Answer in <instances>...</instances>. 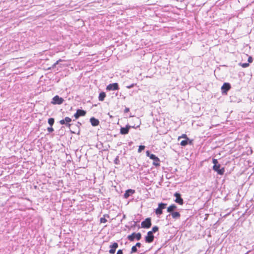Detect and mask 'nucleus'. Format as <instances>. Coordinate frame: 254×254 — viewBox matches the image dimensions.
Segmentation results:
<instances>
[{"mask_svg": "<svg viewBox=\"0 0 254 254\" xmlns=\"http://www.w3.org/2000/svg\"><path fill=\"white\" fill-rule=\"evenodd\" d=\"M248 61L249 63H252L253 62V58L251 57H249Z\"/></svg>", "mask_w": 254, "mask_h": 254, "instance_id": "nucleus-36", "label": "nucleus"}, {"mask_svg": "<svg viewBox=\"0 0 254 254\" xmlns=\"http://www.w3.org/2000/svg\"><path fill=\"white\" fill-rule=\"evenodd\" d=\"M177 208V206L175 204H172L170 206L167 208V211L168 212L172 213L174 212V210L176 209Z\"/></svg>", "mask_w": 254, "mask_h": 254, "instance_id": "nucleus-18", "label": "nucleus"}, {"mask_svg": "<svg viewBox=\"0 0 254 254\" xmlns=\"http://www.w3.org/2000/svg\"><path fill=\"white\" fill-rule=\"evenodd\" d=\"M100 223H106L107 221V220L105 218L102 217L100 218Z\"/></svg>", "mask_w": 254, "mask_h": 254, "instance_id": "nucleus-29", "label": "nucleus"}, {"mask_svg": "<svg viewBox=\"0 0 254 254\" xmlns=\"http://www.w3.org/2000/svg\"><path fill=\"white\" fill-rule=\"evenodd\" d=\"M114 163L116 165L120 164V160L119 159V156H117L116 158L114 160Z\"/></svg>", "mask_w": 254, "mask_h": 254, "instance_id": "nucleus-27", "label": "nucleus"}, {"mask_svg": "<svg viewBox=\"0 0 254 254\" xmlns=\"http://www.w3.org/2000/svg\"><path fill=\"white\" fill-rule=\"evenodd\" d=\"M106 93L104 92H101L99 95L98 99L100 101H103L104 100L105 98L106 97Z\"/></svg>", "mask_w": 254, "mask_h": 254, "instance_id": "nucleus-19", "label": "nucleus"}, {"mask_svg": "<svg viewBox=\"0 0 254 254\" xmlns=\"http://www.w3.org/2000/svg\"><path fill=\"white\" fill-rule=\"evenodd\" d=\"M90 122L92 126L93 127L97 126L99 124V121L94 117H92L90 118Z\"/></svg>", "mask_w": 254, "mask_h": 254, "instance_id": "nucleus-16", "label": "nucleus"}, {"mask_svg": "<svg viewBox=\"0 0 254 254\" xmlns=\"http://www.w3.org/2000/svg\"><path fill=\"white\" fill-rule=\"evenodd\" d=\"M74 117H75V118L76 119H77L79 118V116L78 113H77V112L74 114Z\"/></svg>", "mask_w": 254, "mask_h": 254, "instance_id": "nucleus-33", "label": "nucleus"}, {"mask_svg": "<svg viewBox=\"0 0 254 254\" xmlns=\"http://www.w3.org/2000/svg\"><path fill=\"white\" fill-rule=\"evenodd\" d=\"M158 229H159L158 227L157 226H154L152 228V230L150 231L149 232H151L153 234V233H155L157 231H158Z\"/></svg>", "mask_w": 254, "mask_h": 254, "instance_id": "nucleus-25", "label": "nucleus"}, {"mask_svg": "<svg viewBox=\"0 0 254 254\" xmlns=\"http://www.w3.org/2000/svg\"><path fill=\"white\" fill-rule=\"evenodd\" d=\"M110 250H109V253L110 254H114L116 252V249L118 247V244L116 242L114 243L110 246Z\"/></svg>", "mask_w": 254, "mask_h": 254, "instance_id": "nucleus-13", "label": "nucleus"}, {"mask_svg": "<svg viewBox=\"0 0 254 254\" xmlns=\"http://www.w3.org/2000/svg\"><path fill=\"white\" fill-rule=\"evenodd\" d=\"M141 227L143 228H149L151 226V220L150 218H147L141 222Z\"/></svg>", "mask_w": 254, "mask_h": 254, "instance_id": "nucleus-4", "label": "nucleus"}, {"mask_svg": "<svg viewBox=\"0 0 254 254\" xmlns=\"http://www.w3.org/2000/svg\"><path fill=\"white\" fill-rule=\"evenodd\" d=\"M167 204L163 202L158 204V207L155 209V212L157 215H160L163 213V209L166 207Z\"/></svg>", "mask_w": 254, "mask_h": 254, "instance_id": "nucleus-1", "label": "nucleus"}, {"mask_svg": "<svg viewBox=\"0 0 254 254\" xmlns=\"http://www.w3.org/2000/svg\"><path fill=\"white\" fill-rule=\"evenodd\" d=\"M241 66L243 67H247L249 66V63H244V64H241Z\"/></svg>", "mask_w": 254, "mask_h": 254, "instance_id": "nucleus-30", "label": "nucleus"}, {"mask_svg": "<svg viewBox=\"0 0 254 254\" xmlns=\"http://www.w3.org/2000/svg\"><path fill=\"white\" fill-rule=\"evenodd\" d=\"M137 248L135 246V245H134V246L132 247L130 253V254H133L134 253L137 252Z\"/></svg>", "mask_w": 254, "mask_h": 254, "instance_id": "nucleus-24", "label": "nucleus"}, {"mask_svg": "<svg viewBox=\"0 0 254 254\" xmlns=\"http://www.w3.org/2000/svg\"><path fill=\"white\" fill-rule=\"evenodd\" d=\"M146 156L149 157V156L151 155L152 154H150L149 151H147L146 152Z\"/></svg>", "mask_w": 254, "mask_h": 254, "instance_id": "nucleus-37", "label": "nucleus"}, {"mask_svg": "<svg viewBox=\"0 0 254 254\" xmlns=\"http://www.w3.org/2000/svg\"><path fill=\"white\" fill-rule=\"evenodd\" d=\"M154 236L151 232H148L147 235L145 237V241L147 243H151L153 242Z\"/></svg>", "mask_w": 254, "mask_h": 254, "instance_id": "nucleus-8", "label": "nucleus"}, {"mask_svg": "<svg viewBox=\"0 0 254 254\" xmlns=\"http://www.w3.org/2000/svg\"><path fill=\"white\" fill-rule=\"evenodd\" d=\"M231 85L229 83H224L221 87L222 94H227V92L230 89Z\"/></svg>", "mask_w": 254, "mask_h": 254, "instance_id": "nucleus-9", "label": "nucleus"}, {"mask_svg": "<svg viewBox=\"0 0 254 254\" xmlns=\"http://www.w3.org/2000/svg\"><path fill=\"white\" fill-rule=\"evenodd\" d=\"M192 144V140L189 139V140H188V139H185V140H182L181 142H180V144L181 145L183 146H185L186 145H187L188 144Z\"/></svg>", "mask_w": 254, "mask_h": 254, "instance_id": "nucleus-17", "label": "nucleus"}, {"mask_svg": "<svg viewBox=\"0 0 254 254\" xmlns=\"http://www.w3.org/2000/svg\"><path fill=\"white\" fill-rule=\"evenodd\" d=\"M141 239V234L140 233H132L131 235L127 236V239L132 242L136 239L137 241L140 240Z\"/></svg>", "mask_w": 254, "mask_h": 254, "instance_id": "nucleus-2", "label": "nucleus"}, {"mask_svg": "<svg viewBox=\"0 0 254 254\" xmlns=\"http://www.w3.org/2000/svg\"><path fill=\"white\" fill-rule=\"evenodd\" d=\"M135 193V190L132 189H128L127 190L124 194L125 198H127L130 195Z\"/></svg>", "mask_w": 254, "mask_h": 254, "instance_id": "nucleus-15", "label": "nucleus"}, {"mask_svg": "<svg viewBox=\"0 0 254 254\" xmlns=\"http://www.w3.org/2000/svg\"><path fill=\"white\" fill-rule=\"evenodd\" d=\"M119 89V85L117 83L109 84L106 87V90L108 91H115Z\"/></svg>", "mask_w": 254, "mask_h": 254, "instance_id": "nucleus-10", "label": "nucleus"}, {"mask_svg": "<svg viewBox=\"0 0 254 254\" xmlns=\"http://www.w3.org/2000/svg\"><path fill=\"white\" fill-rule=\"evenodd\" d=\"M76 112L78 113L79 117L80 116H84L86 115V113L85 111H84L83 110H81V109L77 110Z\"/></svg>", "mask_w": 254, "mask_h": 254, "instance_id": "nucleus-20", "label": "nucleus"}, {"mask_svg": "<svg viewBox=\"0 0 254 254\" xmlns=\"http://www.w3.org/2000/svg\"><path fill=\"white\" fill-rule=\"evenodd\" d=\"M212 163H213L214 165H217L219 164L217 160L214 158L212 159Z\"/></svg>", "mask_w": 254, "mask_h": 254, "instance_id": "nucleus-32", "label": "nucleus"}, {"mask_svg": "<svg viewBox=\"0 0 254 254\" xmlns=\"http://www.w3.org/2000/svg\"><path fill=\"white\" fill-rule=\"evenodd\" d=\"M116 254H123V250H118Z\"/></svg>", "mask_w": 254, "mask_h": 254, "instance_id": "nucleus-35", "label": "nucleus"}, {"mask_svg": "<svg viewBox=\"0 0 254 254\" xmlns=\"http://www.w3.org/2000/svg\"><path fill=\"white\" fill-rule=\"evenodd\" d=\"M62 60H61V59L59 60H58V61H57L55 63H54V64L52 65V66H51V67H49V69H53V68H54L55 67H56V65H57V64H59V63L60 62H62Z\"/></svg>", "mask_w": 254, "mask_h": 254, "instance_id": "nucleus-21", "label": "nucleus"}, {"mask_svg": "<svg viewBox=\"0 0 254 254\" xmlns=\"http://www.w3.org/2000/svg\"><path fill=\"white\" fill-rule=\"evenodd\" d=\"M47 130L49 132H52L54 131V128L52 127L51 126L50 127H48L47 128Z\"/></svg>", "mask_w": 254, "mask_h": 254, "instance_id": "nucleus-28", "label": "nucleus"}, {"mask_svg": "<svg viewBox=\"0 0 254 254\" xmlns=\"http://www.w3.org/2000/svg\"><path fill=\"white\" fill-rule=\"evenodd\" d=\"M48 122V124L50 125V126L52 127L54 124L55 120L54 118H51L49 119Z\"/></svg>", "mask_w": 254, "mask_h": 254, "instance_id": "nucleus-22", "label": "nucleus"}, {"mask_svg": "<svg viewBox=\"0 0 254 254\" xmlns=\"http://www.w3.org/2000/svg\"><path fill=\"white\" fill-rule=\"evenodd\" d=\"M71 122V119L69 117H66L64 119L60 121V124L62 125H65L66 127L70 128L71 124L69 123Z\"/></svg>", "mask_w": 254, "mask_h": 254, "instance_id": "nucleus-6", "label": "nucleus"}, {"mask_svg": "<svg viewBox=\"0 0 254 254\" xmlns=\"http://www.w3.org/2000/svg\"><path fill=\"white\" fill-rule=\"evenodd\" d=\"M140 126V124L137 125L136 127H135V126H131V128H136L137 127H138Z\"/></svg>", "mask_w": 254, "mask_h": 254, "instance_id": "nucleus-39", "label": "nucleus"}, {"mask_svg": "<svg viewBox=\"0 0 254 254\" xmlns=\"http://www.w3.org/2000/svg\"><path fill=\"white\" fill-rule=\"evenodd\" d=\"M135 246L138 248H140L141 246V244L140 243H137L136 244H135Z\"/></svg>", "mask_w": 254, "mask_h": 254, "instance_id": "nucleus-34", "label": "nucleus"}, {"mask_svg": "<svg viewBox=\"0 0 254 254\" xmlns=\"http://www.w3.org/2000/svg\"><path fill=\"white\" fill-rule=\"evenodd\" d=\"M220 165L219 164L213 165V169L214 171L216 172L219 175H222L224 173L225 169L224 167L222 168L221 169H220Z\"/></svg>", "mask_w": 254, "mask_h": 254, "instance_id": "nucleus-5", "label": "nucleus"}, {"mask_svg": "<svg viewBox=\"0 0 254 254\" xmlns=\"http://www.w3.org/2000/svg\"><path fill=\"white\" fill-rule=\"evenodd\" d=\"M81 124L80 123L77 122V126H78V127H79V126H81Z\"/></svg>", "mask_w": 254, "mask_h": 254, "instance_id": "nucleus-40", "label": "nucleus"}, {"mask_svg": "<svg viewBox=\"0 0 254 254\" xmlns=\"http://www.w3.org/2000/svg\"><path fill=\"white\" fill-rule=\"evenodd\" d=\"M130 128H131V126L129 125H127L126 127H121L120 129V133L123 135L127 134L128 133Z\"/></svg>", "mask_w": 254, "mask_h": 254, "instance_id": "nucleus-12", "label": "nucleus"}, {"mask_svg": "<svg viewBox=\"0 0 254 254\" xmlns=\"http://www.w3.org/2000/svg\"><path fill=\"white\" fill-rule=\"evenodd\" d=\"M145 146L144 145H140L139 146L138 149V152L140 153L142 150H143L145 149Z\"/></svg>", "mask_w": 254, "mask_h": 254, "instance_id": "nucleus-26", "label": "nucleus"}, {"mask_svg": "<svg viewBox=\"0 0 254 254\" xmlns=\"http://www.w3.org/2000/svg\"><path fill=\"white\" fill-rule=\"evenodd\" d=\"M129 108H126L125 109L124 112H125V113H127V112H129Z\"/></svg>", "mask_w": 254, "mask_h": 254, "instance_id": "nucleus-38", "label": "nucleus"}, {"mask_svg": "<svg viewBox=\"0 0 254 254\" xmlns=\"http://www.w3.org/2000/svg\"><path fill=\"white\" fill-rule=\"evenodd\" d=\"M149 158L150 159H152L154 161L153 164L154 166L156 167L160 166V160L155 155L151 154L149 156Z\"/></svg>", "mask_w": 254, "mask_h": 254, "instance_id": "nucleus-11", "label": "nucleus"}, {"mask_svg": "<svg viewBox=\"0 0 254 254\" xmlns=\"http://www.w3.org/2000/svg\"><path fill=\"white\" fill-rule=\"evenodd\" d=\"M64 101V99L63 98L59 97L58 95H56L53 97L51 103L55 105H61L63 103Z\"/></svg>", "mask_w": 254, "mask_h": 254, "instance_id": "nucleus-3", "label": "nucleus"}, {"mask_svg": "<svg viewBox=\"0 0 254 254\" xmlns=\"http://www.w3.org/2000/svg\"><path fill=\"white\" fill-rule=\"evenodd\" d=\"M174 196L176 197L175 201L179 204L182 205L184 203V200L181 197V194L179 192H175Z\"/></svg>", "mask_w": 254, "mask_h": 254, "instance_id": "nucleus-7", "label": "nucleus"}, {"mask_svg": "<svg viewBox=\"0 0 254 254\" xmlns=\"http://www.w3.org/2000/svg\"><path fill=\"white\" fill-rule=\"evenodd\" d=\"M170 215L175 219H179L181 217V214L179 212H173L166 216V219H167L168 217L170 216Z\"/></svg>", "mask_w": 254, "mask_h": 254, "instance_id": "nucleus-14", "label": "nucleus"}, {"mask_svg": "<svg viewBox=\"0 0 254 254\" xmlns=\"http://www.w3.org/2000/svg\"><path fill=\"white\" fill-rule=\"evenodd\" d=\"M135 85H136V84L132 83L129 85L127 86L126 87L128 89H130V88L133 87Z\"/></svg>", "mask_w": 254, "mask_h": 254, "instance_id": "nucleus-31", "label": "nucleus"}, {"mask_svg": "<svg viewBox=\"0 0 254 254\" xmlns=\"http://www.w3.org/2000/svg\"><path fill=\"white\" fill-rule=\"evenodd\" d=\"M181 138H185V139L189 140L190 139L188 137L187 134H183L181 136H180L178 138V140H179Z\"/></svg>", "mask_w": 254, "mask_h": 254, "instance_id": "nucleus-23", "label": "nucleus"}]
</instances>
